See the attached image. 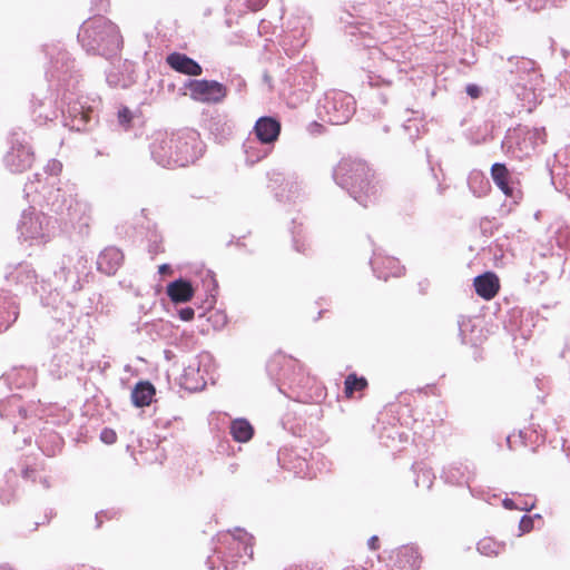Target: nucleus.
<instances>
[{
	"label": "nucleus",
	"instance_id": "nucleus-1",
	"mask_svg": "<svg viewBox=\"0 0 570 570\" xmlns=\"http://www.w3.org/2000/svg\"><path fill=\"white\" fill-rule=\"evenodd\" d=\"M78 40L88 53L106 58L116 56L122 46L118 27L102 16L86 20L78 32Z\"/></svg>",
	"mask_w": 570,
	"mask_h": 570
},
{
	"label": "nucleus",
	"instance_id": "nucleus-13",
	"mask_svg": "<svg viewBox=\"0 0 570 570\" xmlns=\"http://www.w3.org/2000/svg\"><path fill=\"white\" fill-rule=\"evenodd\" d=\"M474 288L479 296L484 299H491L500 288L499 278L493 273H484L474 278Z\"/></svg>",
	"mask_w": 570,
	"mask_h": 570
},
{
	"label": "nucleus",
	"instance_id": "nucleus-21",
	"mask_svg": "<svg viewBox=\"0 0 570 570\" xmlns=\"http://www.w3.org/2000/svg\"><path fill=\"white\" fill-rule=\"evenodd\" d=\"M478 550L484 556H497L501 550V544L491 538H485L478 543Z\"/></svg>",
	"mask_w": 570,
	"mask_h": 570
},
{
	"label": "nucleus",
	"instance_id": "nucleus-27",
	"mask_svg": "<svg viewBox=\"0 0 570 570\" xmlns=\"http://www.w3.org/2000/svg\"><path fill=\"white\" fill-rule=\"evenodd\" d=\"M100 439L106 444H112L116 442L117 435H116L115 431H112L110 429H105V430H102V432L100 434Z\"/></svg>",
	"mask_w": 570,
	"mask_h": 570
},
{
	"label": "nucleus",
	"instance_id": "nucleus-40",
	"mask_svg": "<svg viewBox=\"0 0 570 570\" xmlns=\"http://www.w3.org/2000/svg\"><path fill=\"white\" fill-rule=\"evenodd\" d=\"M0 570H11V569L7 566H2V567H0Z\"/></svg>",
	"mask_w": 570,
	"mask_h": 570
},
{
	"label": "nucleus",
	"instance_id": "nucleus-8",
	"mask_svg": "<svg viewBox=\"0 0 570 570\" xmlns=\"http://www.w3.org/2000/svg\"><path fill=\"white\" fill-rule=\"evenodd\" d=\"M174 142L175 135L168 136L167 134L158 135L153 141L150 146L151 156L160 166H174Z\"/></svg>",
	"mask_w": 570,
	"mask_h": 570
},
{
	"label": "nucleus",
	"instance_id": "nucleus-20",
	"mask_svg": "<svg viewBox=\"0 0 570 570\" xmlns=\"http://www.w3.org/2000/svg\"><path fill=\"white\" fill-rule=\"evenodd\" d=\"M367 386V381L365 377H358L356 374L352 373L346 376L344 382V393L347 397H353L356 391H362Z\"/></svg>",
	"mask_w": 570,
	"mask_h": 570
},
{
	"label": "nucleus",
	"instance_id": "nucleus-9",
	"mask_svg": "<svg viewBox=\"0 0 570 570\" xmlns=\"http://www.w3.org/2000/svg\"><path fill=\"white\" fill-rule=\"evenodd\" d=\"M4 161L11 171H23L31 166L33 153L29 146L17 144L6 155Z\"/></svg>",
	"mask_w": 570,
	"mask_h": 570
},
{
	"label": "nucleus",
	"instance_id": "nucleus-22",
	"mask_svg": "<svg viewBox=\"0 0 570 570\" xmlns=\"http://www.w3.org/2000/svg\"><path fill=\"white\" fill-rule=\"evenodd\" d=\"M69 114H70V116H72L75 118L73 119L75 124L72 125V127L76 128L77 130H80L81 126H85L90 119L89 111H83L81 109H78L77 107L70 108Z\"/></svg>",
	"mask_w": 570,
	"mask_h": 570
},
{
	"label": "nucleus",
	"instance_id": "nucleus-36",
	"mask_svg": "<svg viewBox=\"0 0 570 570\" xmlns=\"http://www.w3.org/2000/svg\"><path fill=\"white\" fill-rule=\"evenodd\" d=\"M479 177H480V175H479V174H474V175H472V176L470 177V187H471V188H472V181H473L474 179L479 178Z\"/></svg>",
	"mask_w": 570,
	"mask_h": 570
},
{
	"label": "nucleus",
	"instance_id": "nucleus-31",
	"mask_svg": "<svg viewBox=\"0 0 570 570\" xmlns=\"http://www.w3.org/2000/svg\"><path fill=\"white\" fill-rule=\"evenodd\" d=\"M480 88L475 85H469L466 87V94L472 98H478L480 96Z\"/></svg>",
	"mask_w": 570,
	"mask_h": 570
},
{
	"label": "nucleus",
	"instance_id": "nucleus-33",
	"mask_svg": "<svg viewBox=\"0 0 570 570\" xmlns=\"http://www.w3.org/2000/svg\"><path fill=\"white\" fill-rule=\"evenodd\" d=\"M503 505H504V508L510 509V510L517 508L514 502L511 499H504Z\"/></svg>",
	"mask_w": 570,
	"mask_h": 570
},
{
	"label": "nucleus",
	"instance_id": "nucleus-15",
	"mask_svg": "<svg viewBox=\"0 0 570 570\" xmlns=\"http://www.w3.org/2000/svg\"><path fill=\"white\" fill-rule=\"evenodd\" d=\"M155 395V387L149 382H139L131 391V401L135 406L144 407L151 403Z\"/></svg>",
	"mask_w": 570,
	"mask_h": 570
},
{
	"label": "nucleus",
	"instance_id": "nucleus-11",
	"mask_svg": "<svg viewBox=\"0 0 570 570\" xmlns=\"http://www.w3.org/2000/svg\"><path fill=\"white\" fill-rule=\"evenodd\" d=\"M167 63L174 70L188 76H199L203 72L200 65L184 53L173 52L167 56Z\"/></svg>",
	"mask_w": 570,
	"mask_h": 570
},
{
	"label": "nucleus",
	"instance_id": "nucleus-6",
	"mask_svg": "<svg viewBox=\"0 0 570 570\" xmlns=\"http://www.w3.org/2000/svg\"><path fill=\"white\" fill-rule=\"evenodd\" d=\"M185 87L189 89V96L193 100L204 104H218L227 95L226 87L215 80H188Z\"/></svg>",
	"mask_w": 570,
	"mask_h": 570
},
{
	"label": "nucleus",
	"instance_id": "nucleus-12",
	"mask_svg": "<svg viewBox=\"0 0 570 570\" xmlns=\"http://www.w3.org/2000/svg\"><path fill=\"white\" fill-rule=\"evenodd\" d=\"M124 255L116 247L105 248L97 261L98 269L107 275H114L121 266Z\"/></svg>",
	"mask_w": 570,
	"mask_h": 570
},
{
	"label": "nucleus",
	"instance_id": "nucleus-4",
	"mask_svg": "<svg viewBox=\"0 0 570 570\" xmlns=\"http://www.w3.org/2000/svg\"><path fill=\"white\" fill-rule=\"evenodd\" d=\"M355 111L354 98L344 91H330L318 106V116L332 125L346 124Z\"/></svg>",
	"mask_w": 570,
	"mask_h": 570
},
{
	"label": "nucleus",
	"instance_id": "nucleus-34",
	"mask_svg": "<svg viewBox=\"0 0 570 570\" xmlns=\"http://www.w3.org/2000/svg\"><path fill=\"white\" fill-rule=\"evenodd\" d=\"M170 271H171V268L167 264H163V265L159 266V273L160 274H166V273H169Z\"/></svg>",
	"mask_w": 570,
	"mask_h": 570
},
{
	"label": "nucleus",
	"instance_id": "nucleus-16",
	"mask_svg": "<svg viewBox=\"0 0 570 570\" xmlns=\"http://www.w3.org/2000/svg\"><path fill=\"white\" fill-rule=\"evenodd\" d=\"M379 265H380L379 258H374L372 261V266H373V271L375 273H377V277L379 278L387 279V277L390 275L399 277V276H401L403 274V271H404V267L401 266L400 263L396 259L390 258V257L385 258L382 262V265H383L384 269H386V273L385 272H377Z\"/></svg>",
	"mask_w": 570,
	"mask_h": 570
},
{
	"label": "nucleus",
	"instance_id": "nucleus-26",
	"mask_svg": "<svg viewBox=\"0 0 570 570\" xmlns=\"http://www.w3.org/2000/svg\"><path fill=\"white\" fill-rule=\"evenodd\" d=\"M62 169V164L56 159H52L48 163L46 170L49 173L50 176L58 175Z\"/></svg>",
	"mask_w": 570,
	"mask_h": 570
},
{
	"label": "nucleus",
	"instance_id": "nucleus-18",
	"mask_svg": "<svg viewBox=\"0 0 570 570\" xmlns=\"http://www.w3.org/2000/svg\"><path fill=\"white\" fill-rule=\"evenodd\" d=\"M254 433L253 426L245 419L234 420L230 424V434L238 442H247Z\"/></svg>",
	"mask_w": 570,
	"mask_h": 570
},
{
	"label": "nucleus",
	"instance_id": "nucleus-24",
	"mask_svg": "<svg viewBox=\"0 0 570 570\" xmlns=\"http://www.w3.org/2000/svg\"><path fill=\"white\" fill-rule=\"evenodd\" d=\"M237 540H239L244 544V552L252 558L253 556V549L250 546L252 537L248 535L246 532L238 531Z\"/></svg>",
	"mask_w": 570,
	"mask_h": 570
},
{
	"label": "nucleus",
	"instance_id": "nucleus-19",
	"mask_svg": "<svg viewBox=\"0 0 570 570\" xmlns=\"http://www.w3.org/2000/svg\"><path fill=\"white\" fill-rule=\"evenodd\" d=\"M399 563L406 570H417L420 567V554L416 548L404 547L399 552Z\"/></svg>",
	"mask_w": 570,
	"mask_h": 570
},
{
	"label": "nucleus",
	"instance_id": "nucleus-38",
	"mask_svg": "<svg viewBox=\"0 0 570 570\" xmlns=\"http://www.w3.org/2000/svg\"><path fill=\"white\" fill-rule=\"evenodd\" d=\"M194 372V368L193 367H188L186 371H185V375L188 376L189 374H191Z\"/></svg>",
	"mask_w": 570,
	"mask_h": 570
},
{
	"label": "nucleus",
	"instance_id": "nucleus-28",
	"mask_svg": "<svg viewBox=\"0 0 570 570\" xmlns=\"http://www.w3.org/2000/svg\"><path fill=\"white\" fill-rule=\"evenodd\" d=\"M519 527L522 532H529L533 528V520L530 517L523 515Z\"/></svg>",
	"mask_w": 570,
	"mask_h": 570
},
{
	"label": "nucleus",
	"instance_id": "nucleus-10",
	"mask_svg": "<svg viewBox=\"0 0 570 570\" xmlns=\"http://www.w3.org/2000/svg\"><path fill=\"white\" fill-rule=\"evenodd\" d=\"M258 140L263 144H273L281 132V124L272 117H261L254 127Z\"/></svg>",
	"mask_w": 570,
	"mask_h": 570
},
{
	"label": "nucleus",
	"instance_id": "nucleus-14",
	"mask_svg": "<svg viewBox=\"0 0 570 570\" xmlns=\"http://www.w3.org/2000/svg\"><path fill=\"white\" fill-rule=\"evenodd\" d=\"M193 287L190 283L178 279L167 286V294L175 303H185L193 297Z\"/></svg>",
	"mask_w": 570,
	"mask_h": 570
},
{
	"label": "nucleus",
	"instance_id": "nucleus-5",
	"mask_svg": "<svg viewBox=\"0 0 570 570\" xmlns=\"http://www.w3.org/2000/svg\"><path fill=\"white\" fill-rule=\"evenodd\" d=\"M18 230L23 240L46 242L50 237L51 222L45 214L30 208L23 212Z\"/></svg>",
	"mask_w": 570,
	"mask_h": 570
},
{
	"label": "nucleus",
	"instance_id": "nucleus-2",
	"mask_svg": "<svg viewBox=\"0 0 570 570\" xmlns=\"http://www.w3.org/2000/svg\"><path fill=\"white\" fill-rule=\"evenodd\" d=\"M370 176L367 165L356 159H343L334 170L337 185L346 189L364 207L375 199L376 194V187L371 184Z\"/></svg>",
	"mask_w": 570,
	"mask_h": 570
},
{
	"label": "nucleus",
	"instance_id": "nucleus-30",
	"mask_svg": "<svg viewBox=\"0 0 570 570\" xmlns=\"http://www.w3.org/2000/svg\"><path fill=\"white\" fill-rule=\"evenodd\" d=\"M36 183L35 181H29L28 184H26V187H24V193H26V196L29 198L31 196V194H41L42 190H39L37 186H35Z\"/></svg>",
	"mask_w": 570,
	"mask_h": 570
},
{
	"label": "nucleus",
	"instance_id": "nucleus-25",
	"mask_svg": "<svg viewBox=\"0 0 570 570\" xmlns=\"http://www.w3.org/2000/svg\"><path fill=\"white\" fill-rule=\"evenodd\" d=\"M131 118L132 115L128 108L125 107L118 111V120L122 127L128 128L130 126Z\"/></svg>",
	"mask_w": 570,
	"mask_h": 570
},
{
	"label": "nucleus",
	"instance_id": "nucleus-17",
	"mask_svg": "<svg viewBox=\"0 0 570 570\" xmlns=\"http://www.w3.org/2000/svg\"><path fill=\"white\" fill-rule=\"evenodd\" d=\"M491 176L497 186L507 195L512 196V188L509 186V171L503 164H494L491 167Z\"/></svg>",
	"mask_w": 570,
	"mask_h": 570
},
{
	"label": "nucleus",
	"instance_id": "nucleus-23",
	"mask_svg": "<svg viewBox=\"0 0 570 570\" xmlns=\"http://www.w3.org/2000/svg\"><path fill=\"white\" fill-rule=\"evenodd\" d=\"M444 473L445 480L451 483H460L463 478V473L456 466H450Z\"/></svg>",
	"mask_w": 570,
	"mask_h": 570
},
{
	"label": "nucleus",
	"instance_id": "nucleus-35",
	"mask_svg": "<svg viewBox=\"0 0 570 570\" xmlns=\"http://www.w3.org/2000/svg\"><path fill=\"white\" fill-rule=\"evenodd\" d=\"M108 7V1L107 0H100V3L98 4V11H105Z\"/></svg>",
	"mask_w": 570,
	"mask_h": 570
},
{
	"label": "nucleus",
	"instance_id": "nucleus-3",
	"mask_svg": "<svg viewBox=\"0 0 570 570\" xmlns=\"http://www.w3.org/2000/svg\"><path fill=\"white\" fill-rule=\"evenodd\" d=\"M43 199L51 210L70 223L88 225L87 217L90 214V205L77 200L60 188L50 189L43 194Z\"/></svg>",
	"mask_w": 570,
	"mask_h": 570
},
{
	"label": "nucleus",
	"instance_id": "nucleus-7",
	"mask_svg": "<svg viewBox=\"0 0 570 570\" xmlns=\"http://www.w3.org/2000/svg\"><path fill=\"white\" fill-rule=\"evenodd\" d=\"M202 153L200 144L195 132L175 135L174 165L184 167L194 163Z\"/></svg>",
	"mask_w": 570,
	"mask_h": 570
},
{
	"label": "nucleus",
	"instance_id": "nucleus-39",
	"mask_svg": "<svg viewBox=\"0 0 570 570\" xmlns=\"http://www.w3.org/2000/svg\"><path fill=\"white\" fill-rule=\"evenodd\" d=\"M35 177H36V180H37L36 183H37V184H40V177H41V175H40V174H36V175H35Z\"/></svg>",
	"mask_w": 570,
	"mask_h": 570
},
{
	"label": "nucleus",
	"instance_id": "nucleus-37",
	"mask_svg": "<svg viewBox=\"0 0 570 570\" xmlns=\"http://www.w3.org/2000/svg\"><path fill=\"white\" fill-rule=\"evenodd\" d=\"M107 80L109 83L117 85V81L112 79L111 75H108Z\"/></svg>",
	"mask_w": 570,
	"mask_h": 570
},
{
	"label": "nucleus",
	"instance_id": "nucleus-32",
	"mask_svg": "<svg viewBox=\"0 0 570 570\" xmlns=\"http://www.w3.org/2000/svg\"><path fill=\"white\" fill-rule=\"evenodd\" d=\"M377 537L376 535H373L372 538H370L368 540V547L370 549L372 550H375L377 548L376 543H377Z\"/></svg>",
	"mask_w": 570,
	"mask_h": 570
},
{
	"label": "nucleus",
	"instance_id": "nucleus-29",
	"mask_svg": "<svg viewBox=\"0 0 570 570\" xmlns=\"http://www.w3.org/2000/svg\"><path fill=\"white\" fill-rule=\"evenodd\" d=\"M195 312L191 307H185L179 311V317L183 321H191L194 318Z\"/></svg>",
	"mask_w": 570,
	"mask_h": 570
}]
</instances>
